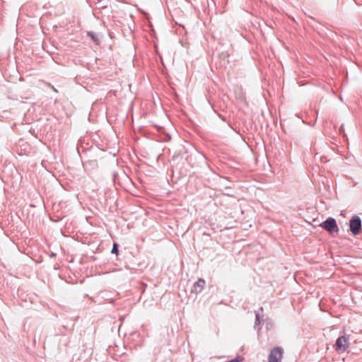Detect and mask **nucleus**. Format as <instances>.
<instances>
[{
	"label": "nucleus",
	"mask_w": 362,
	"mask_h": 362,
	"mask_svg": "<svg viewBox=\"0 0 362 362\" xmlns=\"http://www.w3.org/2000/svg\"><path fill=\"white\" fill-rule=\"evenodd\" d=\"M283 349L281 347L273 348L268 356V362H281Z\"/></svg>",
	"instance_id": "f257e3e1"
},
{
	"label": "nucleus",
	"mask_w": 362,
	"mask_h": 362,
	"mask_svg": "<svg viewBox=\"0 0 362 362\" xmlns=\"http://www.w3.org/2000/svg\"><path fill=\"white\" fill-rule=\"evenodd\" d=\"M349 346V339L346 336L339 337L335 344V350L337 352H344Z\"/></svg>",
	"instance_id": "f03ea898"
},
{
	"label": "nucleus",
	"mask_w": 362,
	"mask_h": 362,
	"mask_svg": "<svg viewBox=\"0 0 362 362\" xmlns=\"http://www.w3.org/2000/svg\"><path fill=\"white\" fill-rule=\"evenodd\" d=\"M350 230L354 235H358L361 231V218L355 216L350 220Z\"/></svg>",
	"instance_id": "7ed1b4c3"
},
{
	"label": "nucleus",
	"mask_w": 362,
	"mask_h": 362,
	"mask_svg": "<svg viewBox=\"0 0 362 362\" xmlns=\"http://www.w3.org/2000/svg\"><path fill=\"white\" fill-rule=\"evenodd\" d=\"M320 226L329 233L333 231L337 233L339 231L336 221L332 218H327L325 221L320 224Z\"/></svg>",
	"instance_id": "20e7f679"
},
{
	"label": "nucleus",
	"mask_w": 362,
	"mask_h": 362,
	"mask_svg": "<svg viewBox=\"0 0 362 362\" xmlns=\"http://www.w3.org/2000/svg\"><path fill=\"white\" fill-rule=\"evenodd\" d=\"M205 286V281L202 279H199L194 284V290L195 292L199 293L202 291Z\"/></svg>",
	"instance_id": "39448f33"
},
{
	"label": "nucleus",
	"mask_w": 362,
	"mask_h": 362,
	"mask_svg": "<svg viewBox=\"0 0 362 362\" xmlns=\"http://www.w3.org/2000/svg\"><path fill=\"white\" fill-rule=\"evenodd\" d=\"M88 35L90 37V38L92 39V40L97 45L99 44L100 42V40L98 39V37H97L92 32H88Z\"/></svg>",
	"instance_id": "423d86ee"
},
{
	"label": "nucleus",
	"mask_w": 362,
	"mask_h": 362,
	"mask_svg": "<svg viewBox=\"0 0 362 362\" xmlns=\"http://www.w3.org/2000/svg\"><path fill=\"white\" fill-rule=\"evenodd\" d=\"M242 361H243V358L242 357L237 356L235 358H233V359L230 360L228 362H241Z\"/></svg>",
	"instance_id": "0eeeda50"
},
{
	"label": "nucleus",
	"mask_w": 362,
	"mask_h": 362,
	"mask_svg": "<svg viewBox=\"0 0 362 362\" xmlns=\"http://www.w3.org/2000/svg\"><path fill=\"white\" fill-rule=\"evenodd\" d=\"M112 252L115 254H117L118 252L117 245L116 243L113 245Z\"/></svg>",
	"instance_id": "6e6552de"
}]
</instances>
